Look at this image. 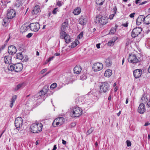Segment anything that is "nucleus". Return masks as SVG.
<instances>
[{
	"mask_svg": "<svg viewBox=\"0 0 150 150\" xmlns=\"http://www.w3.org/2000/svg\"><path fill=\"white\" fill-rule=\"evenodd\" d=\"M49 89L48 87L47 86H45L42 90L38 93L36 95L34 96H30V95H27L26 97L27 99L28 100L26 102V104H28L30 106H32L33 105L35 102L37 100L41 98V97L45 94Z\"/></svg>",
	"mask_w": 150,
	"mask_h": 150,
	"instance_id": "f257e3e1",
	"label": "nucleus"
},
{
	"mask_svg": "<svg viewBox=\"0 0 150 150\" xmlns=\"http://www.w3.org/2000/svg\"><path fill=\"white\" fill-rule=\"evenodd\" d=\"M23 69V64L20 63H18L15 64H10L8 66V70L13 71L16 72L21 71Z\"/></svg>",
	"mask_w": 150,
	"mask_h": 150,
	"instance_id": "f03ea898",
	"label": "nucleus"
},
{
	"mask_svg": "<svg viewBox=\"0 0 150 150\" xmlns=\"http://www.w3.org/2000/svg\"><path fill=\"white\" fill-rule=\"evenodd\" d=\"M42 125L38 123H35L32 124L30 127L31 132L33 133H37L42 130Z\"/></svg>",
	"mask_w": 150,
	"mask_h": 150,
	"instance_id": "7ed1b4c3",
	"label": "nucleus"
},
{
	"mask_svg": "<svg viewBox=\"0 0 150 150\" xmlns=\"http://www.w3.org/2000/svg\"><path fill=\"white\" fill-rule=\"evenodd\" d=\"M95 22L99 25H104L108 22V19L105 16L99 14L96 17Z\"/></svg>",
	"mask_w": 150,
	"mask_h": 150,
	"instance_id": "20e7f679",
	"label": "nucleus"
},
{
	"mask_svg": "<svg viewBox=\"0 0 150 150\" xmlns=\"http://www.w3.org/2000/svg\"><path fill=\"white\" fill-rule=\"evenodd\" d=\"M82 112V109L79 107H76L74 108L71 111L72 116L74 117H77L80 116Z\"/></svg>",
	"mask_w": 150,
	"mask_h": 150,
	"instance_id": "39448f33",
	"label": "nucleus"
},
{
	"mask_svg": "<svg viewBox=\"0 0 150 150\" xmlns=\"http://www.w3.org/2000/svg\"><path fill=\"white\" fill-rule=\"evenodd\" d=\"M109 85L108 82L102 83L100 86V90L99 91L101 93H105L109 90Z\"/></svg>",
	"mask_w": 150,
	"mask_h": 150,
	"instance_id": "423d86ee",
	"label": "nucleus"
},
{
	"mask_svg": "<svg viewBox=\"0 0 150 150\" xmlns=\"http://www.w3.org/2000/svg\"><path fill=\"white\" fill-rule=\"evenodd\" d=\"M65 119L63 117H59L55 119L52 123V125L54 127L57 126H60L64 122Z\"/></svg>",
	"mask_w": 150,
	"mask_h": 150,
	"instance_id": "0eeeda50",
	"label": "nucleus"
},
{
	"mask_svg": "<svg viewBox=\"0 0 150 150\" xmlns=\"http://www.w3.org/2000/svg\"><path fill=\"white\" fill-rule=\"evenodd\" d=\"M23 120L21 117H18L16 118L15 120V125L16 129L19 130V128L21 127L23 125Z\"/></svg>",
	"mask_w": 150,
	"mask_h": 150,
	"instance_id": "6e6552de",
	"label": "nucleus"
},
{
	"mask_svg": "<svg viewBox=\"0 0 150 150\" xmlns=\"http://www.w3.org/2000/svg\"><path fill=\"white\" fill-rule=\"evenodd\" d=\"M128 60L129 62L133 64H136L138 63L139 61L137 56L134 54H129Z\"/></svg>",
	"mask_w": 150,
	"mask_h": 150,
	"instance_id": "1a4fd4ad",
	"label": "nucleus"
},
{
	"mask_svg": "<svg viewBox=\"0 0 150 150\" xmlns=\"http://www.w3.org/2000/svg\"><path fill=\"white\" fill-rule=\"evenodd\" d=\"M142 29L140 27H137L134 29L132 32V36L135 38L137 36L141 33Z\"/></svg>",
	"mask_w": 150,
	"mask_h": 150,
	"instance_id": "9d476101",
	"label": "nucleus"
},
{
	"mask_svg": "<svg viewBox=\"0 0 150 150\" xmlns=\"http://www.w3.org/2000/svg\"><path fill=\"white\" fill-rule=\"evenodd\" d=\"M29 27L31 30L36 32L40 29V25L38 23H34L30 24Z\"/></svg>",
	"mask_w": 150,
	"mask_h": 150,
	"instance_id": "9b49d317",
	"label": "nucleus"
},
{
	"mask_svg": "<svg viewBox=\"0 0 150 150\" xmlns=\"http://www.w3.org/2000/svg\"><path fill=\"white\" fill-rule=\"evenodd\" d=\"M103 67V65L102 64L100 63H97L93 65L92 69L94 71H97L101 70Z\"/></svg>",
	"mask_w": 150,
	"mask_h": 150,
	"instance_id": "f8f14e48",
	"label": "nucleus"
},
{
	"mask_svg": "<svg viewBox=\"0 0 150 150\" xmlns=\"http://www.w3.org/2000/svg\"><path fill=\"white\" fill-rule=\"evenodd\" d=\"M16 15L15 11L13 9H8L7 11V17L8 19H11L15 17Z\"/></svg>",
	"mask_w": 150,
	"mask_h": 150,
	"instance_id": "ddd939ff",
	"label": "nucleus"
},
{
	"mask_svg": "<svg viewBox=\"0 0 150 150\" xmlns=\"http://www.w3.org/2000/svg\"><path fill=\"white\" fill-rule=\"evenodd\" d=\"M8 52L11 55H14L17 52L16 47L13 45L9 46L8 47Z\"/></svg>",
	"mask_w": 150,
	"mask_h": 150,
	"instance_id": "4468645a",
	"label": "nucleus"
},
{
	"mask_svg": "<svg viewBox=\"0 0 150 150\" xmlns=\"http://www.w3.org/2000/svg\"><path fill=\"white\" fill-rule=\"evenodd\" d=\"M145 111L146 108L144 104L143 103H141L138 108V112L140 114H143Z\"/></svg>",
	"mask_w": 150,
	"mask_h": 150,
	"instance_id": "2eb2a0df",
	"label": "nucleus"
},
{
	"mask_svg": "<svg viewBox=\"0 0 150 150\" xmlns=\"http://www.w3.org/2000/svg\"><path fill=\"white\" fill-rule=\"evenodd\" d=\"M144 15H139L136 20V24L137 25H139L142 22L144 23Z\"/></svg>",
	"mask_w": 150,
	"mask_h": 150,
	"instance_id": "dca6fc26",
	"label": "nucleus"
},
{
	"mask_svg": "<svg viewBox=\"0 0 150 150\" xmlns=\"http://www.w3.org/2000/svg\"><path fill=\"white\" fill-rule=\"evenodd\" d=\"M41 11V9L39 5H35L33 8L32 13L33 15H36Z\"/></svg>",
	"mask_w": 150,
	"mask_h": 150,
	"instance_id": "f3484780",
	"label": "nucleus"
},
{
	"mask_svg": "<svg viewBox=\"0 0 150 150\" xmlns=\"http://www.w3.org/2000/svg\"><path fill=\"white\" fill-rule=\"evenodd\" d=\"M142 70L140 69H137L133 71V75L135 78L139 77L142 75Z\"/></svg>",
	"mask_w": 150,
	"mask_h": 150,
	"instance_id": "a211bd4d",
	"label": "nucleus"
},
{
	"mask_svg": "<svg viewBox=\"0 0 150 150\" xmlns=\"http://www.w3.org/2000/svg\"><path fill=\"white\" fill-rule=\"evenodd\" d=\"M87 22L86 18L85 16H81L79 19V23L82 25L86 24Z\"/></svg>",
	"mask_w": 150,
	"mask_h": 150,
	"instance_id": "6ab92c4d",
	"label": "nucleus"
},
{
	"mask_svg": "<svg viewBox=\"0 0 150 150\" xmlns=\"http://www.w3.org/2000/svg\"><path fill=\"white\" fill-rule=\"evenodd\" d=\"M68 26V22L67 20L65 21L62 24L61 26V31H65Z\"/></svg>",
	"mask_w": 150,
	"mask_h": 150,
	"instance_id": "aec40b11",
	"label": "nucleus"
},
{
	"mask_svg": "<svg viewBox=\"0 0 150 150\" xmlns=\"http://www.w3.org/2000/svg\"><path fill=\"white\" fill-rule=\"evenodd\" d=\"M82 70L81 67L79 65H76L74 69V73L75 74H79Z\"/></svg>",
	"mask_w": 150,
	"mask_h": 150,
	"instance_id": "412c9836",
	"label": "nucleus"
},
{
	"mask_svg": "<svg viewBox=\"0 0 150 150\" xmlns=\"http://www.w3.org/2000/svg\"><path fill=\"white\" fill-rule=\"evenodd\" d=\"M11 56H9V55L8 56H6L4 57V62L6 64H9L11 62Z\"/></svg>",
	"mask_w": 150,
	"mask_h": 150,
	"instance_id": "4be33fe9",
	"label": "nucleus"
},
{
	"mask_svg": "<svg viewBox=\"0 0 150 150\" xmlns=\"http://www.w3.org/2000/svg\"><path fill=\"white\" fill-rule=\"evenodd\" d=\"M17 99V96L16 95H13L12 98L11 99V100L10 101V107L11 108H12L13 105L14 103H15V102L16 100Z\"/></svg>",
	"mask_w": 150,
	"mask_h": 150,
	"instance_id": "5701e85b",
	"label": "nucleus"
},
{
	"mask_svg": "<svg viewBox=\"0 0 150 150\" xmlns=\"http://www.w3.org/2000/svg\"><path fill=\"white\" fill-rule=\"evenodd\" d=\"M144 23L146 24H150V14H149L146 17L144 16Z\"/></svg>",
	"mask_w": 150,
	"mask_h": 150,
	"instance_id": "b1692460",
	"label": "nucleus"
},
{
	"mask_svg": "<svg viewBox=\"0 0 150 150\" xmlns=\"http://www.w3.org/2000/svg\"><path fill=\"white\" fill-rule=\"evenodd\" d=\"M112 71L110 69L107 70L104 73V76L107 77H110L112 74Z\"/></svg>",
	"mask_w": 150,
	"mask_h": 150,
	"instance_id": "393cba45",
	"label": "nucleus"
},
{
	"mask_svg": "<svg viewBox=\"0 0 150 150\" xmlns=\"http://www.w3.org/2000/svg\"><path fill=\"white\" fill-rule=\"evenodd\" d=\"M81 11V10L80 8L77 7L74 10L73 13L74 15H77L79 14Z\"/></svg>",
	"mask_w": 150,
	"mask_h": 150,
	"instance_id": "a878e982",
	"label": "nucleus"
},
{
	"mask_svg": "<svg viewBox=\"0 0 150 150\" xmlns=\"http://www.w3.org/2000/svg\"><path fill=\"white\" fill-rule=\"evenodd\" d=\"M118 25L116 24L115 25V28H112L110 30L109 34H113L116 31V29L118 27Z\"/></svg>",
	"mask_w": 150,
	"mask_h": 150,
	"instance_id": "bb28decb",
	"label": "nucleus"
},
{
	"mask_svg": "<svg viewBox=\"0 0 150 150\" xmlns=\"http://www.w3.org/2000/svg\"><path fill=\"white\" fill-rule=\"evenodd\" d=\"M148 101V98L146 96L143 95L142 97L141 98V102L142 103H143L144 104L146 103Z\"/></svg>",
	"mask_w": 150,
	"mask_h": 150,
	"instance_id": "cd10ccee",
	"label": "nucleus"
},
{
	"mask_svg": "<svg viewBox=\"0 0 150 150\" xmlns=\"http://www.w3.org/2000/svg\"><path fill=\"white\" fill-rule=\"evenodd\" d=\"M112 64V62L109 59H106L105 62V64L107 67H109Z\"/></svg>",
	"mask_w": 150,
	"mask_h": 150,
	"instance_id": "c85d7f7f",
	"label": "nucleus"
},
{
	"mask_svg": "<svg viewBox=\"0 0 150 150\" xmlns=\"http://www.w3.org/2000/svg\"><path fill=\"white\" fill-rule=\"evenodd\" d=\"M16 57L17 59L21 60H22L23 58L22 53H18L16 54Z\"/></svg>",
	"mask_w": 150,
	"mask_h": 150,
	"instance_id": "c756f323",
	"label": "nucleus"
},
{
	"mask_svg": "<svg viewBox=\"0 0 150 150\" xmlns=\"http://www.w3.org/2000/svg\"><path fill=\"white\" fill-rule=\"evenodd\" d=\"M24 86V83H22L18 85L15 88V90L17 91L20 89L21 88H23Z\"/></svg>",
	"mask_w": 150,
	"mask_h": 150,
	"instance_id": "7c9ffc66",
	"label": "nucleus"
},
{
	"mask_svg": "<svg viewBox=\"0 0 150 150\" xmlns=\"http://www.w3.org/2000/svg\"><path fill=\"white\" fill-rule=\"evenodd\" d=\"M67 34L65 31H62L60 33V37L62 39L65 38V37L67 35Z\"/></svg>",
	"mask_w": 150,
	"mask_h": 150,
	"instance_id": "2f4dec72",
	"label": "nucleus"
},
{
	"mask_svg": "<svg viewBox=\"0 0 150 150\" xmlns=\"http://www.w3.org/2000/svg\"><path fill=\"white\" fill-rule=\"evenodd\" d=\"M64 39L65 40V42L67 43H69L70 42V36L67 34L66 37H65Z\"/></svg>",
	"mask_w": 150,
	"mask_h": 150,
	"instance_id": "473e14b6",
	"label": "nucleus"
},
{
	"mask_svg": "<svg viewBox=\"0 0 150 150\" xmlns=\"http://www.w3.org/2000/svg\"><path fill=\"white\" fill-rule=\"evenodd\" d=\"M79 43V42L78 40H76L74 42H73L71 44V47L72 48H74Z\"/></svg>",
	"mask_w": 150,
	"mask_h": 150,
	"instance_id": "72a5a7b5",
	"label": "nucleus"
},
{
	"mask_svg": "<svg viewBox=\"0 0 150 150\" xmlns=\"http://www.w3.org/2000/svg\"><path fill=\"white\" fill-rule=\"evenodd\" d=\"M22 4V2L21 0H17L15 3V5L17 7H18L20 6Z\"/></svg>",
	"mask_w": 150,
	"mask_h": 150,
	"instance_id": "f704fd0d",
	"label": "nucleus"
},
{
	"mask_svg": "<svg viewBox=\"0 0 150 150\" xmlns=\"http://www.w3.org/2000/svg\"><path fill=\"white\" fill-rule=\"evenodd\" d=\"M105 0H96V3L99 5H102Z\"/></svg>",
	"mask_w": 150,
	"mask_h": 150,
	"instance_id": "c9c22d12",
	"label": "nucleus"
},
{
	"mask_svg": "<svg viewBox=\"0 0 150 150\" xmlns=\"http://www.w3.org/2000/svg\"><path fill=\"white\" fill-rule=\"evenodd\" d=\"M94 130V128L93 127H91L89 129L88 131L86 133V135H89L90 134L92 133L93 131Z\"/></svg>",
	"mask_w": 150,
	"mask_h": 150,
	"instance_id": "e433bc0d",
	"label": "nucleus"
},
{
	"mask_svg": "<svg viewBox=\"0 0 150 150\" xmlns=\"http://www.w3.org/2000/svg\"><path fill=\"white\" fill-rule=\"evenodd\" d=\"M57 86V84L56 83H52L50 86V88L51 89H53L55 88Z\"/></svg>",
	"mask_w": 150,
	"mask_h": 150,
	"instance_id": "4c0bfd02",
	"label": "nucleus"
},
{
	"mask_svg": "<svg viewBox=\"0 0 150 150\" xmlns=\"http://www.w3.org/2000/svg\"><path fill=\"white\" fill-rule=\"evenodd\" d=\"M115 41V40L114 41H113V40H110L109 41L108 43V45L110 46L112 45H113L114 44V43Z\"/></svg>",
	"mask_w": 150,
	"mask_h": 150,
	"instance_id": "58836bf2",
	"label": "nucleus"
},
{
	"mask_svg": "<svg viewBox=\"0 0 150 150\" xmlns=\"http://www.w3.org/2000/svg\"><path fill=\"white\" fill-rule=\"evenodd\" d=\"M81 79L82 80H84L86 79L87 76L86 74H83L80 76Z\"/></svg>",
	"mask_w": 150,
	"mask_h": 150,
	"instance_id": "ea45409f",
	"label": "nucleus"
},
{
	"mask_svg": "<svg viewBox=\"0 0 150 150\" xmlns=\"http://www.w3.org/2000/svg\"><path fill=\"white\" fill-rule=\"evenodd\" d=\"M58 10L57 8H54L53 11L52 13L53 14H57V12L58 11Z\"/></svg>",
	"mask_w": 150,
	"mask_h": 150,
	"instance_id": "a19ab883",
	"label": "nucleus"
},
{
	"mask_svg": "<svg viewBox=\"0 0 150 150\" xmlns=\"http://www.w3.org/2000/svg\"><path fill=\"white\" fill-rule=\"evenodd\" d=\"M83 36V33L81 32L80 33L79 35L78 36V37L79 39H80Z\"/></svg>",
	"mask_w": 150,
	"mask_h": 150,
	"instance_id": "79ce46f5",
	"label": "nucleus"
},
{
	"mask_svg": "<svg viewBox=\"0 0 150 150\" xmlns=\"http://www.w3.org/2000/svg\"><path fill=\"white\" fill-rule=\"evenodd\" d=\"M127 144V145L128 146H131V142L129 141V140H127L126 141Z\"/></svg>",
	"mask_w": 150,
	"mask_h": 150,
	"instance_id": "37998d69",
	"label": "nucleus"
},
{
	"mask_svg": "<svg viewBox=\"0 0 150 150\" xmlns=\"http://www.w3.org/2000/svg\"><path fill=\"white\" fill-rule=\"evenodd\" d=\"M54 57V56H52L49 57V59H47V62H49L50 61L52 60Z\"/></svg>",
	"mask_w": 150,
	"mask_h": 150,
	"instance_id": "c03bdc74",
	"label": "nucleus"
},
{
	"mask_svg": "<svg viewBox=\"0 0 150 150\" xmlns=\"http://www.w3.org/2000/svg\"><path fill=\"white\" fill-rule=\"evenodd\" d=\"M47 70V69L46 68L42 69L40 73L41 74H43L45 72H46Z\"/></svg>",
	"mask_w": 150,
	"mask_h": 150,
	"instance_id": "a18cd8bd",
	"label": "nucleus"
},
{
	"mask_svg": "<svg viewBox=\"0 0 150 150\" xmlns=\"http://www.w3.org/2000/svg\"><path fill=\"white\" fill-rule=\"evenodd\" d=\"M115 15V14H111V15H110V16H109V19H110V20H111L112 19L113 17H114Z\"/></svg>",
	"mask_w": 150,
	"mask_h": 150,
	"instance_id": "49530a36",
	"label": "nucleus"
},
{
	"mask_svg": "<svg viewBox=\"0 0 150 150\" xmlns=\"http://www.w3.org/2000/svg\"><path fill=\"white\" fill-rule=\"evenodd\" d=\"M33 35V33H29L26 35V37L28 38H30Z\"/></svg>",
	"mask_w": 150,
	"mask_h": 150,
	"instance_id": "de8ad7c7",
	"label": "nucleus"
},
{
	"mask_svg": "<svg viewBox=\"0 0 150 150\" xmlns=\"http://www.w3.org/2000/svg\"><path fill=\"white\" fill-rule=\"evenodd\" d=\"M76 125V123L75 122H73L71 123L70 126H71V127H73L75 126Z\"/></svg>",
	"mask_w": 150,
	"mask_h": 150,
	"instance_id": "09e8293b",
	"label": "nucleus"
},
{
	"mask_svg": "<svg viewBox=\"0 0 150 150\" xmlns=\"http://www.w3.org/2000/svg\"><path fill=\"white\" fill-rule=\"evenodd\" d=\"M135 14V13H131L129 15V16L130 18H133L134 17V15Z\"/></svg>",
	"mask_w": 150,
	"mask_h": 150,
	"instance_id": "8fccbe9b",
	"label": "nucleus"
},
{
	"mask_svg": "<svg viewBox=\"0 0 150 150\" xmlns=\"http://www.w3.org/2000/svg\"><path fill=\"white\" fill-rule=\"evenodd\" d=\"M113 10L114 11V14H115L117 11V8L116 6H115L113 8Z\"/></svg>",
	"mask_w": 150,
	"mask_h": 150,
	"instance_id": "3c124183",
	"label": "nucleus"
},
{
	"mask_svg": "<svg viewBox=\"0 0 150 150\" xmlns=\"http://www.w3.org/2000/svg\"><path fill=\"white\" fill-rule=\"evenodd\" d=\"M57 5L59 6H60L62 5L61 2L60 1H58L57 3Z\"/></svg>",
	"mask_w": 150,
	"mask_h": 150,
	"instance_id": "603ef678",
	"label": "nucleus"
},
{
	"mask_svg": "<svg viewBox=\"0 0 150 150\" xmlns=\"http://www.w3.org/2000/svg\"><path fill=\"white\" fill-rule=\"evenodd\" d=\"M6 47V45H3L1 47V48H0V50H3L4 48L5 47Z\"/></svg>",
	"mask_w": 150,
	"mask_h": 150,
	"instance_id": "864d4df0",
	"label": "nucleus"
},
{
	"mask_svg": "<svg viewBox=\"0 0 150 150\" xmlns=\"http://www.w3.org/2000/svg\"><path fill=\"white\" fill-rule=\"evenodd\" d=\"M142 0H136L135 1V3L136 4H138L139 3H140L141 2Z\"/></svg>",
	"mask_w": 150,
	"mask_h": 150,
	"instance_id": "5fc2aeb1",
	"label": "nucleus"
},
{
	"mask_svg": "<svg viewBox=\"0 0 150 150\" xmlns=\"http://www.w3.org/2000/svg\"><path fill=\"white\" fill-rule=\"evenodd\" d=\"M147 105L148 106V107H150V99H149V101L147 103Z\"/></svg>",
	"mask_w": 150,
	"mask_h": 150,
	"instance_id": "6e6d98bb",
	"label": "nucleus"
},
{
	"mask_svg": "<svg viewBox=\"0 0 150 150\" xmlns=\"http://www.w3.org/2000/svg\"><path fill=\"white\" fill-rule=\"evenodd\" d=\"M128 23H125L123 24H122V25L124 27H127L128 26Z\"/></svg>",
	"mask_w": 150,
	"mask_h": 150,
	"instance_id": "4d7b16f0",
	"label": "nucleus"
},
{
	"mask_svg": "<svg viewBox=\"0 0 150 150\" xmlns=\"http://www.w3.org/2000/svg\"><path fill=\"white\" fill-rule=\"evenodd\" d=\"M147 1H145L143 2L142 3H140V4H139V5H142L144 4H145L146 3H147Z\"/></svg>",
	"mask_w": 150,
	"mask_h": 150,
	"instance_id": "13d9d810",
	"label": "nucleus"
},
{
	"mask_svg": "<svg viewBox=\"0 0 150 150\" xmlns=\"http://www.w3.org/2000/svg\"><path fill=\"white\" fill-rule=\"evenodd\" d=\"M100 44H98L96 45V47L98 49L100 48Z\"/></svg>",
	"mask_w": 150,
	"mask_h": 150,
	"instance_id": "bf43d9fd",
	"label": "nucleus"
},
{
	"mask_svg": "<svg viewBox=\"0 0 150 150\" xmlns=\"http://www.w3.org/2000/svg\"><path fill=\"white\" fill-rule=\"evenodd\" d=\"M62 143L63 144H66V142L64 139L62 140Z\"/></svg>",
	"mask_w": 150,
	"mask_h": 150,
	"instance_id": "052dcab7",
	"label": "nucleus"
},
{
	"mask_svg": "<svg viewBox=\"0 0 150 150\" xmlns=\"http://www.w3.org/2000/svg\"><path fill=\"white\" fill-rule=\"evenodd\" d=\"M57 148V147L56 145H54V146L53 149L52 150H56Z\"/></svg>",
	"mask_w": 150,
	"mask_h": 150,
	"instance_id": "680f3d73",
	"label": "nucleus"
},
{
	"mask_svg": "<svg viewBox=\"0 0 150 150\" xmlns=\"http://www.w3.org/2000/svg\"><path fill=\"white\" fill-rule=\"evenodd\" d=\"M111 99V95H110L108 97V100H110Z\"/></svg>",
	"mask_w": 150,
	"mask_h": 150,
	"instance_id": "e2e57ef3",
	"label": "nucleus"
},
{
	"mask_svg": "<svg viewBox=\"0 0 150 150\" xmlns=\"http://www.w3.org/2000/svg\"><path fill=\"white\" fill-rule=\"evenodd\" d=\"M117 89H118L117 88V87H116L114 88V92H116L117 90Z\"/></svg>",
	"mask_w": 150,
	"mask_h": 150,
	"instance_id": "0e129e2a",
	"label": "nucleus"
},
{
	"mask_svg": "<svg viewBox=\"0 0 150 150\" xmlns=\"http://www.w3.org/2000/svg\"><path fill=\"white\" fill-rule=\"evenodd\" d=\"M54 55L56 56H58L60 55V54L59 53H55Z\"/></svg>",
	"mask_w": 150,
	"mask_h": 150,
	"instance_id": "69168bd1",
	"label": "nucleus"
},
{
	"mask_svg": "<svg viewBox=\"0 0 150 150\" xmlns=\"http://www.w3.org/2000/svg\"><path fill=\"white\" fill-rule=\"evenodd\" d=\"M149 124H150V123H146L144 125V126H147L148 125H149Z\"/></svg>",
	"mask_w": 150,
	"mask_h": 150,
	"instance_id": "338daca9",
	"label": "nucleus"
},
{
	"mask_svg": "<svg viewBox=\"0 0 150 150\" xmlns=\"http://www.w3.org/2000/svg\"><path fill=\"white\" fill-rule=\"evenodd\" d=\"M120 113H121V111H120V112L118 113H117V115L118 116H119L120 115Z\"/></svg>",
	"mask_w": 150,
	"mask_h": 150,
	"instance_id": "774afa93",
	"label": "nucleus"
}]
</instances>
